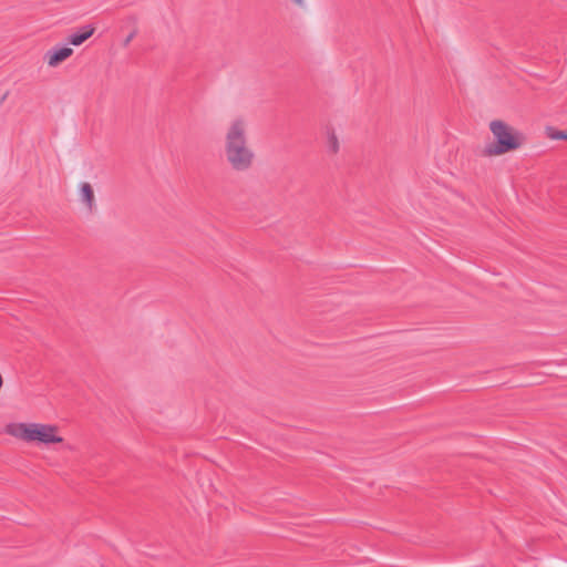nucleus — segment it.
Returning a JSON list of instances; mask_svg holds the SVG:
<instances>
[{"instance_id":"obj_3","label":"nucleus","mask_w":567,"mask_h":567,"mask_svg":"<svg viewBox=\"0 0 567 567\" xmlns=\"http://www.w3.org/2000/svg\"><path fill=\"white\" fill-rule=\"evenodd\" d=\"M488 131L492 141L482 148L483 157H502L506 154L515 153L526 145V135L503 118L491 120L488 122Z\"/></svg>"},{"instance_id":"obj_1","label":"nucleus","mask_w":567,"mask_h":567,"mask_svg":"<svg viewBox=\"0 0 567 567\" xmlns=\"http://www.w3.org/2000/svg\"><path fill=\"white\" fill-rule=\"evenodd\" d=\"M223 153L227 165L236 173L250 171L257 161L250 141V123L244 115L231 117L225 127Z\"/></svg>"},{"instance_id":"obj_6","label":"nucleus","mask_w":567,"mask_h":567,"mask_svg":"<svg viewBox=\"0 0 567 567\" xmlns=\"http://www.w3.org/2000/svg\"><path fill=\"white\" fill-rule=\"evenodd\" d=\"M327 147L331 154H337L340 150V140L333 131L327 135Z\"/></svg>"},{"instance_id":"obj_8","label":"nucleus","mask_w":567,"mask_h":567,"mask_svg":"<svg viewBox=\"0 0 567 567\" xmlns=\"http://www.w3.org/2000/svg\"><path fill=\"white\" fill-rule=\"evenodd\" d=\"M545 132L550 140H567V133L557 131L554 127H546Z\"/></svg>"},{"instance_id":"obj_2","label":"nucleus","mask_w":567,"mask_h":567,"mask_svg":"<svg viewBox=\"0 0 567 567\" xmlns=\"http://www.w3.org/2000/svg\"><path fill=\"white\" fill-rule=\"evenodd\" d=\"M3 433L19 442L38 446L55 447L65 444L61 427L55 423L11 421L4 425Z\"/></svg>"},{"instance_id":"obj_10","label":"nucleus","mask_w":567,"mask_h":567,"mask_svg":"<svg viewBox=\"0 0 567 567\" xmlns=\"http://www.w3.org/2000/svg\"><path fill=\"white\" fill-rule=\"evenodd\" d=\"M133 37H134V33H131V34L126 38V40H125V42H124V45H127V44L131 42V40L133 39Z\"/></svg>"},{"instance_id":"obj_4","label":"nucleus","mask_w":567,"mask_h":567,"mask_svg":"<svg viewBox=\"0 0 567 567\" xmlns=\"http://www.w3.org/2000/svg\"><path fill=\"white\" fill-rule=\"evenodd\" d=\"M74 51L68 45H54L43 54V63L49 69H56L73 55Z\"/></svg>"},{"instance_id":"obj_7","label":"nucleus","mask_w":567,"mask_h":567,"mask_svg":"<svg viewBox=\"0 0 567 567\" xmlns=\"http://www.w3.org/2000/svg\"><path fill=\"white\" fill-rule=\"evenodd\" d=\"M93 34V30L85 31L83 33L73 34L70 37L69 42L71 45L80 47L84 43L91 35Z\"/></svg>"},{"instance_id":"obj_9","label":"nucleus","mask_w":567,"mask_h":567,"mask_svg":"<svg viewBox=\"0 0 567 567\" xmlns=\"http://www.w3.org/2000/svg\"><path fill=\"white\" fill-rule=\"evenodd\" d=\"M293 6L300 9H306L308 7V0H289Z\"/></svg>"},{"instance_id":"obj_5","label":"nucleus","mask_w":567,"mask_h":567,"mask_svg":"<svg viewBox=\"0 0 567 567\" xmlns=\"http://www.w3.org/2000/svg\"><path fill=\"white\" fill-rule=\"evenodd\" d=\"M78 200L86 213L95 209V193L90 183L82 182L78 185Z\"/></svg>"}]
</instances>
